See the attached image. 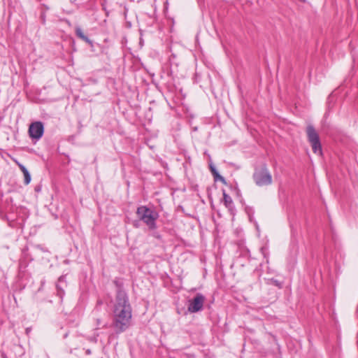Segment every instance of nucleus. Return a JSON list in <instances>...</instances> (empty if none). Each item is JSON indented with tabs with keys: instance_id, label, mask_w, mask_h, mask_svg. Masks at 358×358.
<instances>
[{
	"instance_id": "nucleus-1",
	"label": "nucleus",
	"mask_w": 358,
	"mask_h": 358,
	"mask_svg": "<svg viewBox=\"0 0 358 358\" xmlns=\"http://www.w3.org/2000/svg\"><path fill=\"white\" fill-rule=\"evenodd\" d=\"M113 313V325L117 333L123 332L129 328L132 316L131 308L128 297L124 291H118Z\"/></svg>"
},
{
	"instance_id": "nucleus-2",
	"label": "nucleus",
	"mask_w": 358,
	"mask_h": 358,
	"mask_svg": "<svg viewBox=\"0 0 358 358\" xmlns=\"http://www.w3.org/2000/svg\"><path fill=\"white\" fill-rule=\"evenodd\" d=\"M138 219L143 221L150 229L156 228V220H157L159 215L158 213L145 206H142L138 208L136 211Z\"/></svg>"
},
{
	"instance_id": "nucleus-3",
	"label": "nucleus",
	"mask_w": 358,
	"mask_h": 358,
	"mask_svg": "<svg viewBox=\"0 0 358 358\" xmlns=\"http://www.w3.org/2000/svg\"><path fill=\"white\" fill-rule=\"evenodd\" d=\"M306 134L308 140L312 147L313 152L319 155H322V151L320 137L317 132L312 125H308L307 127Z\"/></svg>"
},
{
	"instance_id": "nucleus-4",
	"label": "nucleus",
	"mask_w": 358,
	"mask_h": 358,
	"mask_svg": "<svg viewBox=\"0 0 358 358\" xmlns=\"http://www.w3.org/2000/svg\"><path fill=\"white\" fill-rule=\"evenodd\" d=\"M254 179L257 185L259 186L270 185L272 182V177L266 168L256 171L254 174Z\"/></svg>"
},
{
	"instance_id": "nucleus-5",
	"label": "nucleus",
	"mask_w": 358,
	"mask_h": 358,
	"mask_svg": "<svg viewBox=\"0 0 358 358\" xmlns=\"http://www.w3.org/2000/svg\"><path fill=\"white\" fill-rule=\"evenodd\" d=\"M28 131L31 138L38 141L43 135L44 126L41 122H34L29 125Z\"/></svg>"
},
{
	"instance_id": "nucleus-6",
	"label": "nucleus",
	"mask_w": 358,
	"mask_h": 358,
	"mask_svg": "<svg viewBox=\"0 0 358 358\" xmlns=\"http://www.w3.org/2000/svg\"><path fill=\"white\" fill-rule=\"evenodd\" d=\"M204 302V297L201 294H197L192 300L189 301L188 310L196 313L201 310Z\"/></svg>"
},
{
	"instance_id": "nucleus-7",
	"label": "nucleus",
	"mask_w": 358,
	"mask_h": 358,
	"mask_svg": "<svg viewBox=\"0 0 358 358\" xmlns=\"http://www.w3.org/2000/svg\"><path fill=\"white\" fill-rule=\"evenodd\" d=\"M19 168L20 169V170L22 171V172L24 174V183L26 185H28L30 182H31V176L28 171V170L26 169V167L22 165V164L17 162V163Z\"/></svg>"
},
{
	"instance_id": "nucleus-8",
	"label": "nucleus",
	"mask_w": 358,
	"mask_h": 358,
	"mask_svg": "<svg viewBox=\"0 0 358 358\" xmlns=\"http://www.w3.org/2000/svg\"><path fill=\"white\" fill-rule=\"evenodd\" d=\"M223 201L224 206L229 210H231L233 207L232 199L224 191L223 192Z\"/></svg>"
},
{
	"instance_id": "nucleus-9",
	"label": "nucleus",
	"mask_w": 358,
	"mask_h": 358,
	"mask_svg": "<svg viewBox=\"0 0 358 358\" xmlns=\"http://www.w3.org/2000/svg\"><path fill=\"white\" fill-rule=\"evenodd\" d=\"M210 171L215 178V180H219L222 181V182H225V180L222 176L219 175L217 171H216L215 168L213 165H210Z\"/></svg>"
},
{
	"instance_id": "nucleus-10",
	"label": "nucleus",
	"mask_w": 358,
	"mask_h": 358,
	"mask_svg": "<svg viewBox=\"0 0 358 358\" xmlns=\"http://www.w3.org/2000/svg\"><path fill=\"white\" fill-rule=\"evenodd\" d=\"M76 35L81 39H83L84 41L85 42H89V39L88 38L84 35L83 32V30L80 27H76Z\"/></svg>"
},
{
	"instance_id": "nucleus-11",
	"label": "nucleus",
	"mask_w": 358,
	"mask_h": 358,
	"mask_svg": "<svg viewBox=\"0 0 358 358\" xmlns=\"http://www.w3.org/2000/svg\"><path fill=\"white\" fill-rule=\"evenodd\" d=\"M97 325H98V326H104V324H103V322L101 321V320L98 319V320H97Z\"/></svg>"
}]
</instances>
